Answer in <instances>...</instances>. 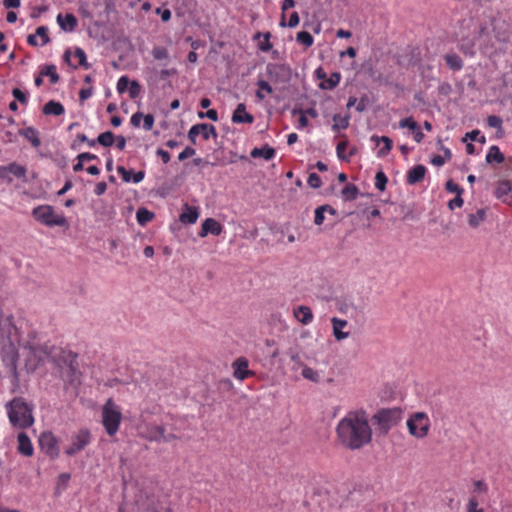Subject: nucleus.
I'll use <instances>...</instances> for the list:
<instances>
[{
    "instance_id": "f257e3e1",
    "label": "nucleus",
    "mask_w": 512,
    "mask_h": 512,
    "mask_svg": "<svg viewBox=\"0 0 512 512\" xmlns=\"http://www.w3.org/2000/svg\"><path fill=\"white\" fill-rule=\"evenodd\" d=\"M339 443L350 450H359L372 440V429L365 410L350 411L337 424Z\"/></svg>"
},
{
    "instance_id": "f03ea898",
    "label": "nucleus",
    "mask_w": 512,
    "mask_h": 512,
    "mask_svg": "<svg viewBox=\"0 0 512 512\" xmlns=\"http://www.w3.org/2000/svg\"><path fill=\"white\" fill-rule=\"evenodd\" d=\"M11 425L19 429H27L34 424L33 405L22 397H14L5 405Z\"/></svg>"
},
{
    "instance_id": "7ed1b4c3",
    "label": "nucleus",
    "mask_w": 512,
    "mask_h": 512,
    "mask_svg": "<svg viewBox=\"0 0 512 512\" xmlns=\"http://www.w3.org/2000/svg\"><path fill=\"white\" fill-rule=\"evenodd\" d=\"M402 414L403 410L399 407L382 408L373 415L372 421L381 433L387 434L401 421Z\"/></svg>"
},
{
    "instance_id": "20e7f679",
    "label": "nucleus",
    "mask_w": 512,
    "mask_h": 512,
    "mask_svg": "<svg viewBox=\"0 0 512 512\" xmlns=\"http://www.w3.org/2000/svg\"><path fill=\"white\" fill-rule=\"evenodd\" d=\"M122 420L120 407L109 398L102 408V424L109 436L115 435Z\"/></svg>"
},
{
    "instance_id": "39448f33",
    "label": "nucleus",
    "mask_w": 512,
    "mask_h": 512,
    "mask_svg": "<svg viewBox=\"0 0 512 512\" xmlns=\"http://www.w3.org/2000/svg\"><path fill=\"white\" fill-rule=\"evenodd\" d=\"M32 216L35 220L48 227H65L68 221L65 216L55 214L51 205H39L32 210Z\"/></svg>"
},
{
    "instance_id": "423d86ee",
    "label": "nucleus",
    "mask_w": 512,
    "mask_h": 512,
    "mask_svg": "<svg viewBox=\"0 0 512 512\" xmlns=\"http://www.w3.org/2000/svg\"><path fill=\"white\" fill-rule=\"evenodd\" d=\"M406 425L411 436L423 439L428 435L431 423L425 412H415L409 416Z\"/></svg>"
},
{
    "instance_id": "0eeeda50",
    "label": "nucleus",
    "mask_w": 512,
    "mask_h": 512,
    "mask_svg": "<svg viewBox=\"0 0 512 512\" xmlns=\"http://www.w3.org/2000/svg\"><path fill=\"white\" fill-rule=\"evenodd\" d=\"M91 439L92 435L88 429L83 428L78 430L76 433L72 434L71 444L65 449V454L70 457L76 455L90 444Z\"/></svg>"
},
{
    "instance_id": "6e6552de",
    "label": "nucleus",
    "mask_w": 512,
    "mask_h": 512,
    "mask_svg": "<svg viewBox=\"0 0 512 512\" xmlns=\"http://www.w3.org/2000/svg\"><path fill=\"white\" fill-rule=\"evenodd\" d=\"M39 446L42 452H44L51 459H56L59 457V441L51 431H44L40 434Z\"/></svg>"
},
{
    "instance_id": "1a4fd4ad",
    "label": "nucleus",
    "mask_w": 512,
    "mask_h": 512,
    "mask_svg": "<svg viewBox=\"0 0 512 512\" xmlns=\"http://www.w3.org/2000/svg\"><path fill=\"white\" fill-rule=\"evenodd\" d=\"M266 75L273 83H287L291 77V70L284 64L268 63Z\"/></svg>"
},
{
    "instance_id": "9d476101",
    "label": "nucleus",
    "mask_w": 512,
    "mask_h": 512,
    "mask_svg": "<svg viewBox=\"0 0 512 512\" xmlns=\"http://www.w3.org/2000/svg\"><path fill=\"white\" fill-rule=\"evenodd\" d=\"M26 173V167L18 164L17 162H12L6 166H0V179L5 180L8 183L13 181L11 175L27 182Z\"/></svg>"
},
{
    "instance_id": "9b49d317",
    "label": "nucleus",
    "mask_w": 512,
    "mask_h": 512,
    "mask_svg": "<svg viewBox=\"0 0 512 512\" xmlns=\"http://www.w3.org/2000/svg\"><path fill=\"white\" fill-rule=\"evenodd\" d=\"M50 359L59 369L60 373L67 366L71 365V363L75 362V360L77 359V354L69 350L55 347Z\"/></svg>"
},
{
    "instance_id": "f8f14e48",
    "label": "nucleus",
    "mask_w": 512,
    "mask_h": 512,
    "mask_svg": "<svg viewBox=\"0 0 512 512\" xmlns=\"http://www.w3.org/2000/svg\"><path fill=\"white\" fill-rule=\"evenodd\" d=\"M60 377L70 386L76 387L80 384L81 372L78 369L77 359L60 372Z\"/></svg>"
},
{
    "instance_id": "ddd939ff",
    "label": "nucleus",
    "mask_w": 512,
    "mask_h": 512,
    "mask_svg": "<svg viewBox=\"0 0 512 512\" xmlns=\"http://www.w3.org/2000/svg\"><path fill=\"white\" fill-rule=\"evenodd\" d=\"M26 348L29 349L31 355H33L38 360V362H43L46 358L51 357L55 346H50L48 344L38 345L29 343Z\"/></svg>"
},
{
    "instance_id": "4468645a",
    "label": "nucleus",
    "mask_w": 512,
    "mask_h": 512,
    "mask_svg": "<svg viewBox=\"0 0 512 512\" xmlns=\"http://www.w3.org/2000/svg\"><path fill=\"white\" fill-rule=\"evenodd\" d=\"M495 196L502 202L512 205V181H499L495 189Z\"/></svg>"
},
{
    "instance_id": "2eb2a0df",
    "label": "nucleus",
    "mask_w": 512,
    "mask_h": 512,
    "mask_svg": "<svg viewBox=\"0 0 512 512\" xmlns=\"http://www.w3.org/2000/svg\"><path fill=\"white\" fill-rule=\"evenodd\" d=\"M232 366L234 369V377L240 381L253 375V372L248 369V360L244 357L236 359Z\"/></svg>"
},
{
    "instance_id": "dca6fc26",
    "label": "nucleus",
    "mask_w": 512,
    "mask_h": 512,
    "mask_svg": "<svg viewBox=\"0 0 512 512\" xmlns=\"http://www.w3.org/2000/svg\"><path fill=\"white\" fill-rule=\"evenodd\" d=\"M222 230V225L218 221L213 218H207L202 223L199 236L206 237L209 233L218 236L222 233Z\"/></svg>"
},
{
    "instance_id": "f3484780",
    "label": "nucleus",
    "mask_w": 512,
    "mask_h": 512,
    "mask_svg": "<svg viewBox=\"0 0 512 512\" xmlns=\"http://www.w3.org/2000/svg\"><path fill=\"white\" fill-rule=\"evenodd\" d=\"M18 447L17 450L20 454L26 457H31L34 454V448L29 436L25 432H21L17 436Z\"/></svg>"
},
{
    "instance_id": "a211bd4d",
    "label": "nucleus",
    "mask_w": 512,
    "mask_h": 512,
    "mask_svg": "<svg viewBox=\"0 0 512 512\" xmlns=\"http://www.w3.org/2000/svg\"><path fill=\"white\" fill-rule=\"evenodd\" d=\"M233 123H253L254 116L246 111V105L239 103L232 114Z\"/></svg>"
},
{
    "instance_id": "6ab92c4d",
    "label": "nucleus",
    "mask_w": 512,
    "mask_h": 512,
    "mask_svg": "<svg viewBox=\"0 0 512 512\" xmlns=\"http://www.w3.org/2000/svg\"><path fill=\"white\" fill-rule=\"evenodd\" d=\"M210 129V132L212 133L213 138L217 137V132L215 126L208 123H199L193 125L190 130L188 131V138L193 143L196 144L197 142V136L201 134V131Z\"/></svg>"
},
{
    "instance_id": "aec40b11",
    "label": "nucleus",
    "mask_w": 512,
    "mask_h": 512,
    "mask_svg": "<svg viewBox=\"0 0 512 512\" xmlns=\"http://www.w3.org/2000/svg\"><path fill=\"white\" fill-rule=\"evenodd\" d=\"M57 23L63 31L73 32L78 25V20L72 13H67L65 16L58 14Z\"/></svg>"
},
{
    "instance_id": "412c9836",
    "label": "nucleus",
    "mask_w": 512,
    "mask_h": 512,
    "mask_svg": "<svg viewBox=\"0 0 512 512\" xmlns=\"http://www.w3.org/2000/svg\"><path fill=\"white\" fill-rule=\"evenodd\" d=\"M426 172L427 169L424 165H416L408 171L406 176V182L409 185L417 184L424 179Z\"/></svg>"
},
{
    "instance_id": "4be33fe9",
    "label": "nucleus",
    "mask_w": 512,
    "mask_h": 512,
    "mask_svg": "<svg viewBox=\"0 0 512 512\" xmlns=\"http://www.w3.org/2000/svg\"><path fill=\"white\" fill-rule=\"evenodd\" d=\"M294 317L303 325H308L313 320V313L310 307L300 305L293 310Z\"/></svg>"
},
{
    "instance_id": "5701e85b",
    "label": "nucleus",
    "mask_w": 512,
    "mask_h": 512,
    "mask_svg": "<svg viewBox=\"0 0 512 512\" xmlns=\"http://www.w3.org/2000/svg\"><path fill=\"white\" fill-rule=\"evenodd\" d=\"M331 324L333 328V335L336 340L341 341L349 337L348 332L342 331V329L345 328L348 324L346 320L333 317L331 318Z\"/></svg>"
},
{
    "instance_id": "b1692460",
    "label": "nucleus",
    "mask_w": 512,
    "mask_h": 512,
    "mask_svg": "<svg viewBox=\"0 0 512 512\" xmlns=\"http://www.w3.org/2000/svg\"><path fill=\"white\" fill-rule=\"evenodd\" d=\"M371 141L375 142L376 145H379L380 142L384 143V146L381 149H379V151L377 152L378 157H385L392 150L393 142L387 136L372 135L371 136Z\"/></svg>"
},
{
    "instance_id": "393cba45",
    "label": "nucleus",
    "mask_w": 512,
    "mask_h": 512,
    "mask_svg": "<svg viewBox=\"0 0 512 512\" xmlns=\"http://www.w3.org/2000/svg\"><path fill=\"white\" fill-rule=\"evenodd\" d=\"M19 134L25 137L33 147L37 148L41 145V139L39 137V132L34 127H26L24 129L19 130Z\"/></svg>"
},
{
    "instance_id": "a878e982",
    "label": "nucleus",
    "mask_w": 512,
    "mask_h": 512,
    "mask_svg": "<svg viewBox=\"0 0 512 512\" xmlns=\"http://www.w3.org/2000/svg\"><path fill=\"white\" fill-rule=\"evenodd\" d=\"M275 149L269 146L268 144H265L264 146L258 148H254L250 152V156L252 158H264L265 160H271L275 156Z\"/></svg>"
},
{
    "instance_id": "bb28decb",
    "label": "nucleus",
    "mask_w": 512,
    "mask_h": 512,
    "mask_svg": "<svg viewBox=\"0 0 512 512\" xmlns=\"http://www.w3.org/2000/svg\"><path fill=\"white\" fill-rule=\"evenodd\" d=\"M199 217V213L196 207L185 205V210L181 213L179 219L185 224H194Z\"/></svg>"
},
{
    "instance_id": "cd10ccee",
    "label": "nucleus",
    "mask_w": 512,
    "mask_h": 512,
    "mask_svg": "<svg viewBox=\"0 0 512 512\" xmlns=\"http://www.w3.org/2000/svg\"><path fill=\"white\" fill-rule=\"evenodd\" d=\"M42 111L45 115L60 116L64 114L65 109L60 102L50 100L43 106Z\"/></svg>"
},
{
    "instance_id": "c85d7f7f",
    "label": "nucleus",
    "mask_w": 512,
    "mask_h": 512,
    "mask_svg": "<svg viewBox=\"0 0 512 512\" xmlns=\"http://www.w3.org/2000/svg\"><path fill=\"white\" fill-rule=\"evenodd\" d=\"M505 160L504 154L500 151L499 147L496 145H493L489 148V151L486 155V162L488 164H501Z\"/></svg>"
},
{
    "instance_id": "c756f323",
    "label": "nucleus",
    "mask_w": 512,
    "mask_h": 512,
    "mask_svg": "<svg viewBox=\"0 0 512 512\" xmlns=\"http://www.w3.org/2000/svg\"><path fill=\"white\" fill-rule=\"evenodd\" d=\"M445 62L447 64V66L453 70V71H459L463 68V61L462 59L460 58V56H458L457 54L455 53H448L445 55Z\"/></svg>"
},
{
    "instance_id": "7c9ffc66",
    "label": "nucleus",
    "mask_w": 512,
    "mask_h": 512,
    "mask_svg": "<svg viewBox=\"0 0 512 512\" xmlns=\"http://www.w3.org/2000/svg\"><path fill=\"white\" fill-rule=\"evenodd\" d=\"M340 80H341L340 73L333 72L329 78H325V80L319 84V87L322 90H332L339 84Z\"/></svg>"
},
{
    "instance_id": "2f4dec72",
    "label": "nucleus",
    "mask_w": 512,
    "mask_h": 512,
    "mask_svg": "<svg viewBox=\"0 0 512 512\" xmlns=\"http://www.w3.org/2000/svg\"><path fill=\"white\" fill-rule=\"evenodd\" d=\"M349 120H350L349 115L342 116L340 114H335L333 116L332 130L337 132L339 130L348 128Z\"/></svg>"
},
{
    "instance_id": "473e14b6",
    "label": "nucleus",
    "mask_w": 512,
    "mask_h": 512,
    "mask_svg": "<svg viewBox=\"0 0 512 512\" xmlns=\"http://www.w3.org/2000/svg\"><path fill=\"white\" fill-rule=\"evenodd\" d=\"M41 76L49 77L51 84H56L60 80V76L56 71V66L54 64L46 65L41 70Z\"/></svg>"
},
{
    "instance_id": "72a5a7b5",
    "label": "nucleus",
    "mask_w": 512,
    "mask_h": 512,
    "mask_svg": "<svg viewBox=\"0 0 512 512\" xmlns=\"http://www.w3.org/2000/svg\"><path fill=\"white\" fill-rule=\"evenodd\" d=\"M485 217V209H478L476 213L469 214L468 223L472 228H477L485 220Z\"/></svg>"
},
{
    "instance_id": "f704fd0d",
    "label": "nucleus",
    "mask_w": 512,
    "mask_h": 512,
    "mask_svg": "<svg viewBox=\"0 0 512 512\" xmlns=\"http://www.w3.org/2000/svg\"><path fill=\"white\" fill-rule=\"evenodd\" d=\"M341 194L346 201H353L359 194V189L354 184H347L341 191Z\"/></svg>"
},
{
    "instance_id": "c9c22d12",
    "label": "nucleus",
    "mask_w": 512,
    "mask_h": 512,
    "mask_svg": "<svg viewBox=\"0 0 512 512\" xmlns=\"http://www.w3.org/2000/svg\"><path fill=\"white\" fill-rule=\"evenodd\" d=\"M155 214L146 208H139L136 212V219L140 225H145L154 218Z\"/></svg>"
},
{
    "instance_id": "e433bc0d",
    "label": "nucleus",
    "mask_w": 512,
    "mask_h": 512,
    "mask_svg": "<svg viewBox=\"0 0 512 512\" xmlns=\"http://www.w3.org/2000/svg\"><path fill=\"white\" fill-rule=\"evenodd\" d=\"M296 41L302 44L305 48L311 47L314 43V39L308 31H300L297 33Z\"/></svg>"
},
{
    "instance_id": "4c0bfd02",
    "label": "nucleus",
    "mask_w": 512,
    "mask_h": 512,
    "mask_svg": "<svg viewBox=\"0 0 512 512\" xmlns=\"http://www.w3.org/2000/svg\"><path fill=\"white\" fill-rule=\"evenodd\" d=\"M96 142L104 147H110L114 143V135L111 131H106L98 135Z\"/></svg>"
},
{
    "instance_id": "58836bf2",
    "label": "nucleus",
    "mask_w": 512,
    "mask_h": 512,
    "mask_svg": "<svg viewBox=\"0 0 512 512\" xmlns=\"http://www.w3.org/2000/svg\"><path fill=\"white\" fill-rule=\"evenodd\" d=\"M70 478L71 475L69 473L65 472L59 474L57 478L56 493L59 494L67 488Z\"/></svg>"
},
{
    "instance_id": "ea45409f",
    "label": "nucleus",
    "mask_w": 512,
    "mask_h": 512,
    "mask_svg": "<svg viewBox=\"0 0 512 512\" xmlns=\"http://www.w3.org/2000/svg\"><path fill=\"white\" fill-rule=\"evenodd\" d=\"M300 18L297 12L291 13L288 22H285V14L282 13L280 26L285 27L288 26L290 28L296 27L299 24Z\"/></svg>"
},
{
    "instance_id": "a19ab883",
    "label": "nucleus",
    "mask_w": 512,
    "mask_h": 512,
    "mask_svg": "<svg viewBox=\"0 0 512 512\" xmlns=\"http://www.w3.org/2000/svg\"><path fill=\"white\" fill-rule=\"evenodd\" d=\"M388 182V178L383 171H378L375 175V187L379 191H384Z\"/></svg>"
},
{
    "instance_id": "79ce46f5",
    "label": "nucleus",
    "mask_w": 512,
    "mask_h": 512,
    "mask_svg": "<svg viewBox=\"0 0 512 512\" xmlns=\"http://www.w3.org/2000/svg\"><path fill=\"white\" fill-rule=\"evenodd\" d=\"M467 139H470L471 141H478L480 143L486 142L485 136L480 135V131L477 129L467 132L462 140L466 141Z\"/></svg>"
},
{
    "instance_id": "37998d69",
    "label": "nucleus",
    "mask_w": 512,
    "mask_h": 512,
    "mask_svg": "<svg viewBox=\"0 0 512 512\" xmlns=\"http://www.w3.org/2000/svg\"><path fill=\"white\" fill-rule=\"evenodd\" d=\"M302 376L307 379V380H310L312 382H318L319 381V374L317 371H315L314 369L308 367V366H305L302 370Z\"/></svg>"
},
{
    "instance_id": "c03bdc74",
    "label": "nucleus",
    "mask_w": 512,
    "mask_h": 512,
    "mask_svg": "<svg viewBox=\"0 0 512 512\" xmlns=\"http://www.w3.org/2000/svg\"><path fill=\"white\" fill-rule=\"evenodd\" d=\"M129 97L131 99L137 98L141 93V85L138 81L133 80L130 81L129 87H128Z\"/></svg>"
},
{
    "instance_id": "a18cd8bd",
    "label": "nucleus",
    "mask_w": 512,
    "mask_h": 512,
    "mask_svg": "<svg viewBox=\"0 0 512 512\" xmlns=\"http://www.w3.org/2000/svg\"><path fill=\"white\" fill-rule=\"evenodd\" d=\"M152 56L156 60L167 59L169 54L168 50L163 46H155L152 50Z\"/></svg>"
},
{
    "instance_id": "49530a36",
    "label": "nucleus",
    "mask_w": 512,
    "mask_h": 512,
    "mask_svg": "<svg viewBox=\"0 0 512 512\" xmlns=\"http://www.w3.org/2000/svg\"><path fill=\"white\" fill-rule=\"evenodd\" d=\"M74 56L78 59V63L80 66L84 67L85 69H88L90 67V64L87 63V57L83 49L76 48Z\"/></svg>"
},
{
    "instance_id": "de8ad7c7",
    "label": "nucleus",
    "mask_w": 512,
    "mask_h": 512,
    "mask_svg": "<svg viewBox=\"0 0 512 512\" xmlns=\"http://www.w3.org/2000/svg\"><path fill=\"white\" fill-rule=\"evenodd\" d=\"M418 126V123L412 117H407L399 121L400 128H408L411 131L417 130Z\"/></svg>"
},
{
    "instance_id": "09e8293b",
    "label": "nucleus",
    "mask_w": 512,
    "mask_h": 512,
    "mask_svg": "<svg viewBox=\"0 0 512 512\" xmlns=\"http://www.w3.org/2000/svg\"><path fill=\"white\" fill-rule=\"evenodd\" d=\"M160 430L165 432V428L160 425H155L150 428V440L155 442H163V438L160 437Z\"/></svg>"
},
{
    "instance_id": "8fccbe9b",
    "label": "nucleus",
    "mask_w": 512,
    "mask_h": 512,
    "mask_svg": "<svg viewBox=\"0 0 512 512\" xmlns=\"http://www.w3.org/2000/svg\"><path fill=\"white\" fill-rule=\"evenodd\" d=\"M502 119L499 116L491 115L487 118V124L491 128H496L500 131H502Z\"/></svg>"
},
{
    "instance_id": "3c124183",
    "label": "nucleus",
    "mask_w": 512,
    "mask_h": 512,
    "mask_svg": "<svg viewBox=\"0 0 512 512\" xmlns=\"http://www.w3.org/2000/svg\"><path fill=\"white\" fill-rule=\"evenodd\" d=\"M35 35L41 37L42 45H46L50 42V37L48 35V28L46 26H39L36 29Z\"/></svg>"
},
{
    "instance_id": "603ef678",
    "label": "nucleus",
    "mask_w": 512,
    "mask_h": 512,
    "mask_svg": "<svg viewBox=\"0 0 512 512\" xmlns=\"http://www.w3.org/2000/svg\"><path fill=\"white\" fill-rule=\"evenodd\" d=\"M307 183L312 188H320L322 185V181L320 176L317 173H310L307 179Z\"/></svg>"
},
{
    "instance_id": "864d4df0",
    "label": "nucleus",
    "mask_w": 512,
    "mask_h": 512,
    "mask_svg": "<svg viewBox=\"0 0 512 512\" xmlns=\"http://www.w3.org/2000/svg\"><path fill=\"white\" fill-rule=\"evenodd\" d=\"M445 189L450 193H456V195L463 194L464 190L453 180H448L445 184Z\"/></svg>"
},
{
    "instance_id": "5fc2aeb1",
    "label": "nucleus",
    "mask_w": 512,
    "mask_h": 512,
    "mask_svg": "<svg viewBox=\"0 0 512 512\" xmlns=\"http://www.w3.org/2000/svg\"><path fill=\"white\" fill-rule=\"evenodd\" d=\"M459 49L461 52H463L465 55L473 56L474 55V42L468 41L464 42L461 41L459 45Z\"/></svg>"
},
{
    "instance_id": "6e6d98bb",
    "label": "nucleus",
    "mask_w": 512,
    "mask_h": 512,
    "mask_svg": "<svg viewBox=\"0 0 512 512\" xmlns=\"http://www.w3.org/2000/svg\"><path fill=\"white\" fill-rule=\"evenodd\" d=\"M130 80L128 76L124 75L121 76L117 82V91L119 93H124L126 90H128Z\"/></svg>"
},
{
    "instance_id": "4d7b16f0",
    "label": "nucleus",
    "mask_w": 512,
    "mask_h": 512,
    "mask_svg": "<svg viewBox=\"0 0 512 512\" xmlns=\"http://www.w3.org/2000/svg\"><path fill=\"white\" fill-rule=\"evenodd\" d=\"M264 41L259 44V49L263 52H268L272 49V44L270 42L271 34L266 32L263 34Z\"/></svg>"
},
{
    "instance_id": "13d9d810",
    "label": "nucleus",
    "mask_w": 512,
    "mask_h": 512,
    "mask_svg": "<svg viewBox=\"0 0 512 512\" xmlns=\"http://www.w3.org/2000/svg\"><path fill=\"white\" fill-rule=\"evenodd\" d=\"M488 491L487 484L482 480H475L473 482V492L475 493H486Z\"/></svg>"
},
{
    "instance_id": "bf43d9fd",
    "label": "nucleus",
    "mask_w": 512,
    "mask_h": 512,
    "mask_svg": "<svg viewBox=\"0 0 512 512\" xmlns=\"http://www.w3.org/2000/svg\"><path fill=\"white\" fill-rule=\"evenodd\" d=\"M324 213H325V210H324L323 205L316 208V210H315V217H314V223L316 225H322L323 224L324 219H325Z\"/></svg>"
},
{
    "instance_id": "052dcab7",
    "label": "nucleus",
    "mask_w": 512,
    "mask_h": 512,
    "mask_svg": "<svg viewBox=\"0 0 512 512\" xmlns=\"http://www.w3.org/2000/svg\"><path fill=\"white\" fill-rule=\"evenodd\" d=\"M12 95L14 96V98L19 101L21 104H27L28 102V99H27V96L26 94L19 88H14L12 90Z\"/></svg>"
},
{
    "instance_id": "680f3d73",
    "label": "nucleus",
    "mask_w": 512,
    "mask_h": 512,
    "mask_svg": "<svg viewBox=\"0 0 512 512\" xmlns=\"http://www.w3.org/2000/svg\"><path fill=\"white\" fill-rule=\"evenodd\" d=\"M347 141L339 142L336 146V153L339 159L341 160H348V157L344 155V151L347 148Z\"/></svg>"
},
{
    "instance_id": "e2e57ef3",
    "label": "nucleus",
    "mask_w": 512,
    "mask_h": 512,
    "mask_svg": "<svg viewBox=\"0 0 512 512\" xmlns=\"http://www.w3.org/2000/svg\"><path fill=\"white\" fill-rule=\"evenodd\" d=\"M256 84H257L258 88L260 90H262L263 92H266L267 94L273 93V88L268 81L263 80V79H258Z\"/></svg>"
},
{
    "instance_id": "0e129e2a",
    "label": "nucleus",
    "mask_w": 512,
    "mask_h": 512,
    "mask_svg": "<svg viewBox=\"0 0 512 512\" xmlns=\"http://www.w3.org/2000/svg\"><path fill=\"white\" fill-rule=\"evenodd\" d=\"M154 116L152 114L143 115V128L146 131H150L154 125Z\"/></svg>"
},
{
    "instance_id": "69168bd1",
    "label": "nucleus",
    "mask_w": 512,
    "mask_h": 512,
    "mask_svg": "<svg viewBox=\"0 0 512 512\" xmlns=\"http://www.w3.org/2000/svg\"><path fill=\"white\" fill-rule=\"evenodd\" d=\"M467 512H484L482 508H478V501L475 497H471L467 504Z\"/></svg>"
},
{
    "instance_id": "338daca9",
    "label": "nucleus",
    "mask_w": 512,
    "mask_h": 512,
    "mask_svg": "<svg viewBox=\"0 0 512 512\" xmlns=\"http://www.w3.org/2000/svg\"><path fill=\"white\" fill-rule=\"evenodd\" d=\"M195 153H196L195 149L190 147V146H188L178 155V160L179 161H184L187 158L192 157L193 155H195Z\"/></svg>"
},
{
    "instance_id": "774afa93",
    "label": "nucleus",
    "mask_w": 512,
    "mask_h": 512,
    "mask_svg": "<svg viewBox=\"0 0 512 512\" xmlns=\"http://www.w3.org/2000/svg\"><path fill=\"white\" fill-rule=\"evenodd\" d=\"M463 198H462V194H459V195H456L455 198H453L452 200L449 201L448 203V207L453 210L454 208L458 207H462L463 206Z\"/></svg>"
}]
</instances>
